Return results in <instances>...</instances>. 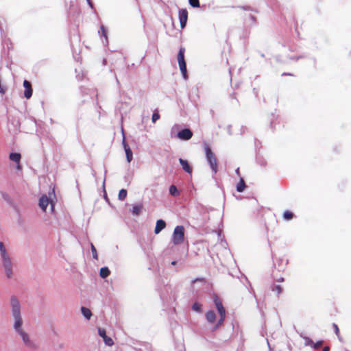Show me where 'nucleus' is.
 <instances>
[{
  "mask_svg": "<svg viewBox=\"0 0 351 351\" xmlns=\"http://www.w3.org/2000/svg\"><path fill=\"white\" fill-rule=\"evenodd\" d=\"M305 58L304 56H293V57H291L290 59L293 60H295V61H297V60H298L300 58Z\"/></svg>",
  "mask_w": 351,
  "mask_h": 351,
  "instance_id": "e433bc0d",
  "label": "nucleus"
},
{
  "mask_svg": "<svg viewBox=\"0 0 351 351\" xmlns=\"http://www.w3.org/2000/svg\"><path fill=\"white\" fill-rule=\"evenodd\" d=\"M99 33L101 34V41L104 44H108L107 32L104 25H101L100 31Z\"/></svg>",
  "mask_w": 351,
  "mask_h": 351,
  "instance_id": "f3484780",
  "label": "nucleus"
},
{
  "mask_svg": "<svg viewBox=\"0 0 351 351\" xmlns=\"http://www.w3.org/2000/svg\"><path fill=\"white\" fill-rule=\"evenodd\" d=\"M236 173L238 174V175L239 174V168H237L236 169Z\"/></svg>",
  "mask_w": 351,
  "mask_h": 351,
  "instance_id": "c03bdc74",
  "label": "nucleus"
},
{
  "mask_svg": "<svg viewBox=\"0 0 351 351\" xmlns=\"http://www.w3.org/2000/svg\"><path fill=\"white\" fill-rule=\"evenodd\" d=\"M184 53L185 49L184 47H180L178 54V61L180 70L182 74V76L184 79L187 78L186 73V64L184 60Z\"/></svg>",
  "mask_w": 351,
  "mask_h": 351,
  "instance_id": "423d86ee",
  "label": "nucleus"
},
{
  "mask_svg": "<svg viewBox=\"0 0 351 351\" xmlns=\"http://www.w3.org/2000/svg\"><path fill=\"white\" fill-rule=\"evenodd\" d=\"M9 158H10V160L17 163L18 164L17 169H20L21 166L19 165V162H20L21 158V154L16 153V152L10 153V155H9Z\"/></svg>",
  "mask_w": 351,
  "mask_h": 351,
  "instance_id": "ddd939ff",
  "label": "nucleus"
},
{
  "mask_svg": "<svg viewBox=\"0 0 351 351\" xmlns=\"http://www.w3.org/2000/svg\"><path fill=\"white\" fill-rule=\"evenodd\" d=\"M86 1H87V3L88 4V5L90 6V8L91 9H93L94 8V5H93V3L91 2V1L90 0H86Z\"/></svg>",
  "mask_w": 351,
  "mask_h": 351,
  "instance_id": "4c0bfd02",
  "label": "nucleus"
},
{
  "mask_svg": "<svg viewBox=\"0 0 351 351\" xmlns=\"http://www.w3.org/2000/svg\"><path fill=\"white\" fill-rule=\"evenodd\" d=\"M250 18L252 19V20H253V21L254 20V16H252V15H251V16H250Z\"/></svg>",
  "mask_w": 351,
  "mask_h": 351,
  "instance_id": "49530a36",
  "label": "nucleus"
},
{
  "mask_svg": "<svg viewBox=\"0 0 351 351\" xmlns=\"http://www.w3.org/2000/svg\"><path fill=\"white\" fill-rule=\"evenodd\" d=\"M192 309L194 311H196V312H198V313H200L201 312V306L200 304H199L198 303L195 302L193 304L192 306Z\"/></svg>",
  "mask_w": 351,
  "mask_h": 351,
  "instance_id": "c756f323",
  "label": "nucleus"
},
{
  "mask_svg": "<svg viewBox=\"0 0 351 351\" xmlns=\"http://www.w3.org/2000/svg\"><path fill=\"white\" fill-rule=\"evenodd\" d=\"M304 345L305 346H311V348H313V346H314V342L311 339L306 337H304Z\"/></svg>",
  "mask_w": 351,
  "mask_h": 351,
  "instance_id": "bb28decb",
  "label": "nucleus"
},
{
  "mask_svg": "<svg viewBox=\"0 0 351 351\" xmlns=\"http://www.w3.org/2000/svg\"><path fill=\"white\" fill-rule=\"evenodd\" d=\"M332 327L335 330V334L339 337V330L338 326L336 324L333 323Z\"/></svg>",
  "mask_w": 351,
  "mask_h": 351,
  "instance_id": "72a5a7b5",
  "label": "nucleus"
},
{
  "mask_svg": "<svg viewBox=\"0 0 351 351\" xmlns=\"http://www.w3.org/2000/svg\"><path fill=\"white\" fill-rule=\"evenodd\" d=\"M193 136L192 131L189 128H184L177 133V137L183 141H188Z\"/></svg>",
  "mask_w": 351,
  "mask_h": 351,
  "instance_id": "0eeeda50",
  "label": "nucleus"
},
{
  "mask_svg": "<svg viewBox=\"0 0 351 351\" xmlns=\"http://www.w3.org/2000/svg\"><path fill=\"white\" fill-rule=\"evenodd\" d=\"M293 214L289 210H286L283 213V218L285 220H287V221L291 220L293 218Z\"/></svg>",
  "mask_w": 351,
  "mask_h": 351,
  "instance_id": "b1692460",
  "label": "nucleus"
},
{
  "mask_svg": "<svg viewBox=\"0 0 351 351\" xmlns=\"http://www.w3.org/2000/svg\"><path fill=\"white\" fill-rule=\"evenodd\" d=\"M178 127L177 125H174L173 128H172V130H171V132L174 130L175 128Z\"/></svg>",
  "mask_w": 351,
  "mask_h": 351,
  "instance_id": "a18cd8bd",
  "label": "nucleus"
},
{
  "mask_svg": "<svg viewBox=\"0 0 351 351\" xmlns=\"http://www.w3.org/2000/svg\"><path fill=\"white\" fill-rule=\"evenodd\" d=\"M220 326H218V324L217 323L216 325L213 328V330H217Z\"/></svg>",
  "mask_w": 351,
  "mask_h": 351,
  "instance_id": "a19ab883",
  "label": "nucleus"
},
{
  "mask_svg": "<svg viewBox=\"0 0 351 351\" xmlns=\"http://www.w3.org/2000/svg\"><path fill=\"white\" fill-rule=\"evenodd\" d=\"M213 300H214V302H215V306H216V308L219 313V314H226V310L223 306V304L221 302V301L220 300V299L218 298L217 295H214V298H213Z\"/></svg>",
  "mask_w": 351,
  "mask_h": 351,
  "instance_id": "9d476101",
  "label": "nucleus"
},
{
  "mask_svg": "<svg viewBox=\"0 0 351 351\" xmlns=\"http://www.w3.org/2000/svg\"><path fill=\"white\" fill-rule=\"evenodd\" d=\"M282 75H292L291 73H283L282 74Z\"/></svg>",
  "mask_w": 351,
  "mask_h": 351,
  "instance_id": "79ce46f5",
  "label": "nucleus"
},
{
  "mask_svg": "<svg viewBox=\"0 0 351 351\" xmlns=\"http://www.w3.org/2000/svg\"><path fill=\"white\" fill-rule=\"evenodd\" d=\"M322 345V341H319L317 343H314V346H313V348L317 349Z\"/></svg>",
  "mask_w": 351,
  "mask_h": 351,
  "instance_id": "f704fd0d",
  "label": "nucleus"
},
{
  "mask_svg": "<svg viewBox=\"0 0 351 351\" xmlns=\"http://www.w3.org/2000/svg\"><path fill=\"white\" fill-rule=\"evenodd\" d=\"M196 284H201L202 285H203L204 284V280L203 278H195V280H193L191 282V287H192V289L193 291L195 290V285Z\"/></svg>",
  "mask_w": 351,
  "mask_h": 351,
  "instance_id": "4be33fe9",
  "label": "nucleus"
},
{
  "mask_svg": "<svg viewBox=\"0 0 351 351\" xmlns=\"http://www.w3.org/2000/svg\"><path fill=\"white\" fill-rule=\"evenodd\" d=\"M128 192L125 189H121L119 193V199L123 200L127 197Z\"/></svg>",
  "mask_w": 351,
  "mask_h": 351,
  "instance_id": "393cba45",
  "label": "nucleus"
},
{
  "mask_svg": "<svg viewBox=\"0 0 351 351\" xmlns=\"http://www.w3.org/2000/svg\"><path fill=\"white\" fill-rule=\"evenodd\" d=\"M189 3L193 8H199L200 5L199 0H189Z\"/></svg>",
  "mask_w": 351,
  "mask_h": 351,
  "instance_id": "c85d7f7f",
  "label": "nucleus"
},
{
  "mask_svg": "<svg viewBox=\"0 0 351 351\" xmlns=\"http://www.w3.org/2000/svg\"><path fill=\"white\" fill-rule=\"evenodd\" d=\"M160 119V114L158 112H154L152 117V121L153 123H155L157 120Z\"/></svg>",
  "mask_w": 351,
  "mask_h": 351,
  "instance_id": "2f4dec72",
  "label": "nucleus"
},
{
  "mask_svg": "<svg viewBox=\"0 0 351 351\" xmlns=\"http://www.w3.org/2000/svg\"><path fill=\"white\" fill-rule=\"evenodd\" d=\"M166 227V223L162 219H158L156 221L154 233L159 234Z\"/></svg>",
  "mask_w": 351,
  "mask_h": 351,
  "instance_id": "4468645a",
  "label": "nucleus"
},
{
  "mask_svg": "<svg viewBox=\"0 0 351 351\" xmlns=\"http://www.w3.org/2000/svg\"><path fill=\"white\" fill-rule=\"evenodd\" d=\"M206 319L207 322L210 324L215 323L216 320V314L214 311H208L206 315Z\"/></svg>",
  "mask_w": 351,
  "mask_h": 351,
  "instance_id": "dca6fc26",
  "label": "nucleus"
},
{
  "mask_svg": "<svg viewBox=\"0 0 351 351\" xmlns=\"http://www.w3.org/2000/svg\"><path fill=\"white\" fill-rule=\"evenodd\" d=\"M169 193L174 197L179 195L180 193L175 185H171L169 187Z\"/></svg>",
  "mask_w": 351,
  "mask_h": 351,
  "instance_id": "412c9836",
  "label": "nucleus"
},
{
  "mask_svg": "<svg viewBox=\"0 0 351 351\" xmlns=\"http://www.w3.org/2000/svg\"><path fill=\"white\" fill-rule=\"evenodd\" d=\"M184 239V228L182 226H177L173 230L172 242L174 245H180L183 243Z\"/></svg>",
  "mask_w": 351,
  "mask_h": 351,
  "instance_id": "39448f33",
  "label": "nucleus"
},
{
  "mask_svg": "<svg viewBox=\"0 0 351 351\" xmlns=\"http://www.w3.org/2000/svg\"><path fill=\"white\" fill-rule=\"evenodd\" d=\"M171 265L174 266L176 265V261H173L171 263Z\"/></svg>",
  "mask_w": 351,
  "mask_h": 351,
  "instance_id": "37998d69",
  "label": "nucleus"
},
{
  "mask_svg": "<svg viewBox=\"0 0 351 351\" xmlns=\"http://www.w3.org/2000/svg\"><path fill=\"white\" fill-rule=\"evenodd\" d=\"M90 249H91V252H92L93 258L95 260H97L98 259L97 252L95 247L94 246V245L93 243L90 244Z\"/></svg>",
  "mask_w": 351,
  "mask_h": 351,
  "instance_id": "cd10ccee",
  "label": "nucleus"
},
{
  "mask_svg": "<svg viewBox=\"0 0 351 351\" xmlns=\"http://www.w3.org/2000/svg\"><path fill=\"white\" fill-rule=\"evenodd\" d=\"M179 162L182 166L184 171H185L188 173H192V167L189 164L186 160H184L182 158H179Z\"/></svg>",
  "mask_w": 351,
  "mask_h": 351,
  "instance_id": "2eb2a0df",
  "label": "nucleus"
},
{
  "mask_svg": "<svg viewBox=\"0 0 351 351\" xmlns=\"http://www.w3.org/2000/svg\"><path fill=\"white\" fill-rule=\"evenodd\" d=\"M245 188V183L243 178H240L239 182L237 185V191L239 193H241L244 191Z\"/></svg>",
  "mask_w": 351,
  "mask_h": 351,
  "instance_id": "aec40b11",
  "label": "nucleus"
},
{
  "mask_svg": "<svg viewBox=\"0 0 351 351\" xmlns=\"http://www.w3.org/2000/svg\"><path fill=\"white\" fill-rule=\"evenodd\" d=\"M10 311L13 319L12 327L15 333L19 336L25 348L30 350H36L38 345L23 327V319L21 314V305L19 299L14 295L10 298Z\"/></svg>",
  "mask_w": 351,
  "mask_h": 351,
  "instance_id": "f257e3e1",
  "label": "nucleus"
},
{
  "mask_svg": "<svg viewBox=\"0 0 351 351\" xmlns=\"http://www.w3.org/2000/svg\"><path fill=\"white\" fill-rule=\"evenodd\" d=\"M1 258L4 274L7 278L10 279L14 276V264L8 254Z\"/></svg>",
  "mask_w": 351,
  "mask_h": 351,
  "instance_id": "7ed1b4c3",
  "label": "nucleus"
},
{
  "mask_svg": "<svg viewBox=\"0 0 351 351\" xmlns=\"http://www.w3.org/2000/svg\"><path fill=\"white\" fill-rule=\"evenodd\" d=\"M123 145L125 152L126 159L128 162H130L133 158L132 152L129 145L125 143V139L123 140Z\"/></svg>",
  "mask_w": 351,
  "mask_h": 351,
  "instance_id": "f8f14e48",
  "label": "nucleus"
},
{
  "mask_svg": "<svg viewBox=\"0 0 351 351\" xmlns=\"http://www.w3.org/2000/svg\"><path fill=\"white\" fill-rule=\"evenodd\" d=\"M81 313L83 315V316L88 320H89L92 316V313L90 310L84 306L81 307Z\"/></svg>",
  "mask_w": 351,
  "mask_h": 351,
  "instance_id": "a211bd4d",
  "label": "nucleus"
},
{
  "mask_svg": "<svg viewBox=\"0 0 351 351\" xmlns=\"http://www.w3.org/2000/svg\"><path fill=\"white\" fill-rule=\"evenodd\" d=\"M23 86L25 88L24 96L25 98L29 99L32 95V88L31 83L27 80H24Z\"/></svg>",
  "mask_w": 351,
  "mask_h": 351,
  "instance_id": "9b49d317",
  "label": "nucleus"
},
{
  "mask_svg": "<svg viewBox=\"0 0 351 351\" xmlns=\"http://www.w3.org/2000/svg\"><path fill=\"white\" fill-rule=\"evenodd\" d=\"M204 147L206 161L212 172L214 175H215L218 171L217 160L215 154L213 153L210 147L208 144L205 143Z\"/></svg>",
  "mask_w": 351,
  "mask_h": 351,
  "instance_id": "f03ea898",
  "label": "nucleus"
},
{
  "mask_svg": "<svg viewBox=\"0 0 351 351\" xmlns=\"http://www.w3.org/2000/svg\"><path fill=\"white\" fill-rule=\"evenodd\" d=\"M1 195L3 199H5V201L8 202L10 200V197L7 193L1 192Z\"/></svg>",
  "mask_w": 351,
  "mask_h": 351,
  "instance_id": "c9c22d12",
  "label": "nucleus"
},
{
  "mask_svg": "<svg viewBox=\"0 0 351 351\" xmlns=\"http://www.w3.org/2000/svg\"><path fill=\"white\" fill-rule=\"evenodd\" d=\"M49 195L55 196L54 189L52 190L51 193H49ZM38 204L40 208L45 212H46L48 205H50V211L51 213L53 212L54 202L51 197H48L46 195H42L41 197L39 199Z\"/></svg>",
  "mask_w": 351,
  "mask_h": 351,
  "instance_id": "20e7f679",
  "label": "nucleus"
},
{
  "mask_svg": "<svg viewBox=\"0 0 351 351\" xmlns=\"http://www.w3.org/2000/svg\"><path fill=\"white\" fill-rule=\"evenodd\" d=\"M278 282H282L284 281V278L280 277L278 279L276 280Z\"/></svg>",
  "mask_w": 351,
  "mask_h": 351,
  "instance_id": "58836bf2",
  "label": "nucleus"
},
{
  "mask_svg": "<svg viewBox=\"0 0 351 351\" xmlns=\"http://www.w3.org/2000/svg\"><path fill=\"white\" fill-rule=\"evenodd\" d=\"M110 274V271L107 267H104L100 269L99 275L102 278H107Z\"/></svg>",
  "mask_w": 351,
  "mask_h": 351,
  "instance_id": "6ab92c4d",
  "label": "nucleus"
},
{
  "mask_svg": "<svg viewBox=\"0 0 351 351\" xmlns=\"http://www.w3.org/2000/svg\"><path fill=\"white\" fill-rule=\"evenodd\" d=\"M272 291L276 292L277 294L279 295L282 292V287L280 285H274Z\"/></svg>",
  "mask_w": 351,
  "mask_h": 351,
  "instance_id": "7c9ffc66",
  "label": "nucleus"
},
{
  "mask_svg": "<svg viewBox=\"0 0 351 351\" xmlns=\"http://www.w3.org/2000/svg\"><path fill=\"white\" fill-rule=\"evenodd\" d=\"M188 19V12L186 9H181L179 10V21L180 23V27L184 28Z\"/></svg>",
  "mask_w": 351,
  "mask_h": 351,
  "instance_id": "6e6552de",
  "label": "nucleus"
},
{
  "mask_svg": "<svg viewBox=\"0 0 351 351\" xmlns=\"http://www.w3.org/2000/svg\"><path fill=\"white\" fill-rule=\"evenodd\" d=\"M8 254L7 252V250H6V248L3 244V242L0 241V255H1V257H2L3 256L5 255Z\"/></svg>",
  "mask_w": 351,
  "mask_h": 351,
  "instance_id": "a878e982",
  "label": "nucleus"
},
{
  "mask_svg": "<svg viewBox=\"0 0 351 351\" xmlns=\"http://www.w3.org/2000/svg\"><path fill=\"white\" fill-rule=\"evenodd\" d=\"M220 318L217 322L218 326H221L224 322L225 318H226V314H220Z\"/></svg>",
  "mask_w": 351,
  "mask_h": 351,
  "instance_id": "473e14b6",
  "label": "nucleus"
},
{
  "mask_svg": "<svg viewBox=\"0 0 351 351\" xmlns=\"http://www.w3.org/2000/svg\"><path fill=\"white\" fill-rule=\"evenodd\" d=\"M142 206L140 205H136L132 207V213L133 215H138L141 211Z\"/></svg>",
  "mask_w": 351,
  "mask_h": 351,
  "instance_id": "5701e85b",
  "label": "nucleus"
},
{
  "mask_svg": "<svg viewBox=\"0 0 351 351\" xmlns=\"http://www.w3.org/2000/svg\"><path fill=\"white\" fill-rule=\"evenodd\" d=\"M330 350V348L328 346H325L324 348H323V351H329Z\"/></svg>",
  "mask_w": 351,
  "mask_h": 351,
  "instance_id": "ea45409f",
  "label": "nucleus"
},
{
  "mask_svg": "<svg viewBox=\"0 0 351 351\" xmlns=\"http://www.w3.org/2000/svg\"><path fill=\"white\" fill-rule=\"evenodd\" d=\"M98 334L101 337L103 338V340L106 345H107L108 346L113 345V343H114L113 340L110 337H109L106 335L105 329L99 328H98Z\"/></svg>",
  "mask_w": 351,
  "mask_h": 351,
  "instance_id": "1a4fd4ad",
  "label": "nucleus"
}]
</instances>
